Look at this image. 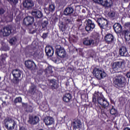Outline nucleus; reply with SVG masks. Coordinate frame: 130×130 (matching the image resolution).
<instances>
[{
	"label": "nucleus",
	"instance_id": "1",
	"mask_svg": "<svg viewBox=\"0 0 130 130\" xmlns=\"http://www.w3.org/2000/svg\"><path fill=\"white\" fill-rule=\"evenodd\" d=\"M113 84L116 87L123 88L125 86V78L121 75L116 76L113 78Z\"/></svg>",
	"mask_w": 130,
	"mask_h": 130
},
{
	"label": "nucleus",
	"instance_id": "2",
	"mask_svg": "<svg viewBox=\"0 0 130 130\" xmlns=\"http://www.w3.org/2000/svg\"><path fill=\"white\" fill-rule=\"evenodd\" d=\"M4 122L5 126L8 130L14 129L15 126H16V124H17L16 121L10 117H7L5 118L4 120Z\"/></svg>",
	"mask_w": 130,
	"mask_h": 130
},
{
	"label": "nucleus",
	"instance_id": "3",
	"mask_svg": "<svg viewBox=\"0 0 130 130\" xmlns=\"http://www.w3.org/2000/svg\"><path fill=\"white\" fill-rule=\"evenodd\" d=\"M12 74L14 77L13 83L18 85L19 82H20V79L21 78V75H22V72L19 69H14L12 71Z\"/></svg>",
	"mask_w": 130,
	"mask_h": 130
},
{
	"label": "nucleus",
	"instance_id": "4",
	"mask_svg": "<svg viewBox=\"0 0 130 130\" xmlns=\"http://www.w3.org/2000/svg\"><path fill=\"white\" fill-rule=\"evenodd\" d=\"M93 74L94 76H95V78L98 79V80L104 79V78H106V76H107V74H106L105 72L102 71V70H100L97 68L93 69Z\"/></svg>",
	"mask_w": 130,
	"mask_h": 130
},
{
	"label": "nucleus",
	"instance_id": "5",
	"mask_svg": "<svg viewBox=\"0 0 130 130\" xmlns=\"http://www.w3.org/2000/svg\"><path fill=\"white\" fill-rule=\"evenodd\" d=\"M56 52L55 53L61 58H64L67 56V52L64 49L61 47V46L58 45L56 46Z\"/></svg>",
	"mask_w": 130,
	"mask_h": 130
},
{
	"label": "nucleus",
	"instance_id": "6",
	"mask_svg": "<svg viewBox=\"0 0 130 130\" xmlns=\"http://www.w3.org/2000/svg\"><path fill=\"white\" fill-rule=\"evenodd\" d=\"M0 33L2 35H3L4 37L10 36V35L12 34V26L10 25H7L1 29Z\"/></svg>",
	"mask_w": 130,
	"mask_h": 130
},
{
	"label": "nucleus",
	"instance_id": "7",
	"mask_svg": "<svg viewBox=\"0 0 130 130\" xmlns=\"http://www.w3.org/2000/svg\"><path fill=\"white\" fill-rule=\"evenodd\" d=\"M94 3L102 5L105 8H111L112 7V0H93Z\"/></svg>",
	"mask_w": 130,
	"mask_h": 130
},
{
	"label": "nucleus",
	"instance_id": "8",
	"mask_svg": "<svg viewBox=\"0 0 130 130\" xmlns=\"http://www.w3.org/2000/svg\"><path fill=\"white\" fill-rule=\"evenodd\" d=\"M96 22L101 29H106L108 27V21L106 19L100 18L98 19Z\"/></svg>",
	"mask_w": 130,
	"mask_h": 130
},
{
	"label": "nucleus",
	"instance_id": "9",
	"mask_svg": "<svg viewBox=\"0 0 130 130\" xmlns=\"http://www.w3.org/2000/svg\"><path fill=\"white\" fill-rule=\"evenodd\" d=\"M124 64V60L117 61L113 63L112 64V69L114 72H118L120 69L122 68V65Z\"/></svg>",
	"mask_w": 130,
	"mask_h": 130
},
{
	"label": "nucleus",
	"instance_id": "10",
	"mask_svg": "<svg viewBox=\"0 0 130 130\" xmlns=\"http://www.w3.org/2000/svg\"><path fill=\"white\" fill-rule=\"evenodd\" d=\"M25 66L27 69L30 71H35L36 70V64L32 61L28 60L25 61Z\"/></svg>",
	"mask_w": 130,
	"mask_h": 130
},
{
	"label": "nucleus",
	"instance_id": "11",
	"mask_svg": "<svg viewBox=\"0 0 130 130\" xmlns=\"http://www.w3.org/2000/svg\"><path fill=\"white\" fill-rule=\"evenodd\" d=\"M23 6L27 10H31L34 7V2L32 0H25L23 3Z\"/></svg>",
	"mask_w": 130,
	"mask_h": 130
},
{
	"label": "nucleus",
	"instance_id": "12",
	"mask_svg": "<svg viewBox=\"0 0 130 130\" xmlns=\"http://www.w3.org/2000/svg\"><path fill=\"white\" fill-rule=\"evenodd\" d=\"M98 102L103 108H107L109 105L108 102L101 97L98 98Z\"/></svg>",
	"mask_w": 130,
	"mask_h": 130
},
{
	"label": "nucleus",
	"instance_id": "13",
	"mask_svg": "<svg viewBox=\"0 0 130 130\" xmlns=\"http://www.w3.org/2000/svg\"><path fill=\"white\" fill-rule=\"evenodd\" d=\"M23 23L26 26L33 25V23H34V17L31 16L25 17L23 19Z\"/></svg>",
	"mask_w": 130,
	"mask_h": 130
},
{
	"label": "nucleus",
	"instance_id": "14",
	"mask_svg": "<svg viewBox=\"0 0 130 130\" xmlns=\"http://www.w3.org/2000/svg\"><path fill=\"white\" fill-rule=\"evenodd\" d=\"M94 28H95V24L92 21V20L88 19L85 27L86 31L87 32H89V31H92Z\"/></svg>",
	"mask_w": 130,
	"mask_h": 130
},
{
	"label": "nucleus",
	"instance_id": "15",
	"mask_svg": "<svg viewBox=\"0 0 130 130\" xmlns=\"http://www.w3.org/2000/svg\"><path fill=\"white\" fill-rule=\"evenodd\" d=\"M28 122L32 125H34V124H37V123L39 122V117L36 116H33L32 115H30L29 116Z\"/></svg>",
	"mask_w": 130,
	"mask_h": 130
},
{
	"label": "nucleus",
	"instance_id": "16",
	"mask_svg": "<svg viewBox=\"0 0 130 130\" xmlns=\"http://www.w3.org/2000/svg\"><path fill=\"white\" fill-rule=\"evenodd\" d=\"M45 50L46 54L47 56H49L50 57H51V56L53 55L54 50L52 47L50 46H47L45 48Z\"/></svg>",
	"mask_w": 130,
	"mask_h": 130
},
{
	"label": "nucleus",
	"instance_id": "17",
	"mask_svg": "<svg viewBox=\"0 0 130 130\" xmlns=\"http://www.w3.org/2000/svg\"><path fill=\"white\" fill-rule=\"evenodd\" d=\"M32 16H34L36 19H40L42 17H43L42 12L39 10H34L31 12Z\"/></svg>",
	"mask_w": 130,
	"mask_h": 130
},
{
	"label": "nucleus",
	"instance_id": "18",
	"mask_svg": "<svg viewBox=\"0 0 130 130\" xmlns=\"http://www.w3.org/2000/svg\"><path fill=\"white\" fill-rule=\"evenodd\" d=\"M113 28L116 33H121L122 32V27L119 23H115Z\"/></svg>",
	"mask_w": 130,
	"mask_h": 130
},
{
	"label": "nucleus",
	"instance_id": "19",
	"mask_svg": "<svg viewBox=\"0 0 130 130\" xmlns=\"http://www.w3.org/2000/svg\"><path fill=\"white\" fill-rule=\"evenodd\" d=\"M44 122L46 125H51L54 123V119L50 117H46L44 119Z\"/></svg>",
	"mask_w": 130,
	"mask_h": 130
},
{
	"label": "nucleus",
	"instance_id": "20",
	"mask_svg": "<svg viewBox=\"0 0 130 130\" xmlns=\"http://www.w3.org/2000/svg\"><path fill=\"white\" fill-rule=\"evenodd\" d=\"M71 125L73 126V128L77 129V128H81V125H82V124H81V121L79 119H77L72 123Z\"/></svg>",
	"mask_w": 130,
	"mask_h": 130
},
{
	"label": "nucleus",
	"instance_id": "21",
	"mask_svg": "<svg viewBox=\"0 0 130 130\" xmlns=\"http://www.w3.org/2000/svg\"><path fill=\"white\" fill-rule=\"evenodd\" d=\"M83 43L84 45H86V46H90L91 44L94 45V40L92 39H89L88 38H85L83 39Z\"/></svg>",
	"mask_w": 130,
	"mask_h": 130
},
{
	"label": "nucleus",
	"instance_id": "22",
	"mask_svg": "<svg viewBox=\"0 0 130 130\" xmlns=\"http://www.w3.org/2000/svg\"><path fill=\"white\" fill-rule=\"evenodd\" d=\"M119 54L121 56H128L127 50L125 47H121L119 49Z\"/></svg>",
	"mask_w": 130,
	"mask_h": 130
},
{
	"label": "nucleus",
	"instance_id": "23",
	"mask_svg": "<svg viewBox=\"0 0 130 130\" xmlns=\"http://www.w3.org/2000/svg\"><path fill=\"white\" fill-rule=\"evenodd\" d=\"M113 35L111 34L107 35L105 37V40L108 44H109V43H111V42L113 41Z\"/></svg>",
	"mask_w": 130,
	"mask_h": 130
},
{
	"label": "nucleus",
	"instance_id": "24",
	"mask_svg": "<svg viewBox=\"0 0 130 130\" xmlns=\"http://www.w3.org/2000/svg\"><path fill=\"white\" fill-rule=\"evenodd\" d=\"M63 13L64 15L66 16H69V15H71V14H73V13H74V9L72 7H68L65 9Z\"/></svg>",
	"mask_w": 130,
	"mask_h": 130
},
{
	"label": "nucleus",
	"instance_id": "25",
	"mask_svg": "<svg viewBox=\"0 0 130 130\" xmlns=\"http://www.w3.org/2000/svg\"><path fill=\"white\" fill-rule=\"evenodd\" d=\"M72 99V95L70 93H66L63 96L64 102H70Z\"/></svg>",
	"mask_w": 130,
	"mask_h": 130
},
{
	"label": "nucleus",
	"instance_id": "26",
	"mask_svg": "<svg viewBox=\"0 0 130 130\" xmlns=\"http://www.w3.org/2000/svg\"><path fill=\"white\" fill-rule=\"evenodd\" d=\"M49 81V82L51 83V84H52V85H51V89L54 90V89H57L58 88V85L57 84L56 82H55V80L52 79Z\"/></svg>",
	"mask_w": 130,
	"mask_h": 130
},
{
	"label": "nucleus",
	"instance_id": "27",
	"mask_svg": "<svg viewBox=\"0 0 130 130\" xmlns=\"http://www.w3.org/2000/svg\"><path fill=\"white\" fill-rule=\"evenodd\" d=\"M37 91V86L35 85H32L30 86L29 92L31 94V95H34L36 93Z\"/></svg>",
	"mask_w": 130,
	"mask_h": 130
},
{
	"label": "nucleus",
	"instance_id": "28",
	"mask_svg": "<svg viewBox=\"0 0 130 130\" xmlns=\"http://www.w3.org/2000/svg\"><path fill=\"white\" fill-rule=\"evenodd\" d=\"M124 38L126 41H130V31L124 30Z\"/></svg>",
	"mask_w": 130,
	"mask_h": 130
},
{
	"label": "nucleus",
	"instance_id": "29",
	"mask_svg": "<svg viewBox=\"0 0 130 130\" xmlns=\"http://www.w3.org/2000/svg\"><path fill=\"white\" fill-rule=\"evenodd\" d=\"M48 25V20H46L44 21L42 23V30H43V31L46 29H47V25Z\"/></svg>",
	"mask_w": 130,
	"mask_h": 130
},
{
	"label": "nucleus",
	"instance_id": "30",
	"mask_svg": "<svg viewBox=\"0 0 130 130\" xmlns=\"http://www.w3.org/2000/svg\"><path fill=\"white\" fill-rule=\"evenodd\" d=\"M27 29L29 30V33L30 34H34V33L36 32V30H34L33 26L32 25H26Z\"/></svg>",
	"mask_w": 130,
	"mask_h": 130
},
{
	"label": "nucleus",
	"instance_id": "31",
	"mask_svg": "<svg viewBox=\"0 0 130 130\" xmlns=\"http://www.w3.org/2000/svg\"><path fill=\"white\" fill-rule=\"evenodd\" d=\"M45 73H46V75H51L52 73H53L52 71V67H48L45 70Z\"/></svg>",
	"mask_w": 130,
	"mask_h": 130
},
{
	"label": "nucleus",
	"instance_id": "32",
	"mask_svg": "<svg viewBox=\"0 0 130 130\" xmlns=\"http://www.w3.org/2000/svg\"><path fill=\"white\" fill-rule=\"evenodd\" d=\"M59 27L60 30L62 31V32H64L66 30V25L63 24V22H60L59 23Z\"/></svg>",
	"mask_w": 130,
	"mask_h": 130
},
{
	"label": "nucleus",
	"instance_id": "33",
	"mask_svg": "<svg viewBox=\"0 0 130 130\" xmlns=\"http://www.w3.org/2000/svg\"><path fill=\"white\" fill-rule=\"evenodd\" d=\"M110 113L112 115H115L117 113V110L114 108V107L112 106V109L110 111Z\"/></svg>",
	"mask_w": 130,
	"mask_h": 130
},
{
	"label": "nucleus",
	"instance_id": "34",
	"mask_svg": "<svg viewBox=\"0 0 130 130\" xmlns=\"http://www.w3.org/2000/svg\"><path fill=\"white\" fill-rule=\"evenodd\" d=\"M96 97H97L98 99L99 98V93H95L94 94L92 98V101L94 102V103H95L96 101H97V100L96 99Z\"/></svg>",
	"mask_w": 130,
	"mask_h": 130
},
{
	"label": "nucleus",
	"instance_id": "35",
	"mask_svg": "<svg viewBox=\"0 0 130 130\" xmlns=\"http://www.w3.org/2000/svg\"><path fill=\"white\" fill-rule=\"evenodd\" d=\"M64 21L66 24H70V23H72V22H73V18H72V17L66 18L64 19Z\"/></svg>",
	"mask_w": 130,
	"mask_h": 130
},
{
	"label": "nucleus",
	"instance_id": "36",
	"mask_svg": "<svg viewBox=\"0 0 130 130\" xmlns=\"http://www.w3.org/2000/svg\"><path fill=\"white\" fill-rule=\"evenodd\" d=\"M55 10V6L54 5H50L49 6V11L50 12H54V10Z\"/></svg>",
	"mask_w": 130,
	"mask_h": 130
},
{
	"label": "nucleus",
	"instance_id": "37",
	"mask_svg": "<svg viewBox=\"0 0 130 130\" xmlns=\"http://www.w3.org/2000/svg\"><path fill=\"white\" fill-rule=\"evenodd\" d=\"M20 102H22V98L18 97L15 99L14 101V103L16 104V103H20Z\"/></svg>",
	"mask_w": 130,
	"mask_h": 130
},
{
	"label": "nucleus",
	"instance_id": "38",
	"mask_svg": "<svg viewBox=\"0 0 130 130\" xmlns=\"http://www.w3.org/2000/svg\"><path fill=\"white\" fill-rule=\"evenodd\" d=\"M108 16L110 18H114L115 17V12L114 11H110L108 13Z\"/></svg>",
	"mask_w": 130,
	"mask_h": 130
},
{
	"label": "nucleus",
	"instance_id": "39",
	"mask_svg": "<svg viewBox=\"0 0 130 130\" xmlns=\"http://www.w3.org/2000/svg\"><path fill=\"white\" fill-rule=\"evenodd\" d=\"M11 5H16L18 4V0H7Z\"/></svg>",
	"mask_w": 130,
	"mask_h": 130
},
{
	"label": "nucleus",
	"instance_id": "40",
	"mask_svg": "<svg viewBox=\"0 0 130 130\" xmlns=\"http://www.w3.org/2000/svg\"><path fill=\"white\" fill-rule=\"evenodd\" d=\"M16 41H17V39H16L15 37H13L10 40L9 42L11 43V44H14V43H16Z\"/></svg>",
	"mask_w": 130,
	"mask_h": 130
},
{
	"label": "nucleus",
	"instance_id": "41",
	"mask_svg": "<svg viewBox=\"0 0 130 130\" xmlns=\"http://www.w3.org/2000/svg\"><path fill=\"white\" fill-rule=\"evenodd\" d=\"M13 12H10V14L8 15V17L9 18V21L13 20Z\"/></svg>",
	"mask_w": 130,
	"mask_h": 130
},
{
	"label": "nucleus",
	"instance_id": "42",
	"mask_svg": "<svg viewBox=\"0 0 130 130\" xmlns=\"http://www.w3.org/2000/svg\"><path fill=\"white\" fill-rule=\"evenodd\" d=\"M6 12V10L4 8H0V15H4Z\"/></svg>",
	"mask_w": 130,
	"mask_h": 130
},
{
	"label": "nucleus",
	"instance_id": "43",
	"mask_svg": "<svg viewBox=\"0 0 130 130\" xmlns=\"http://www.w3.org/2000/svg\"><path fill=\"white\" fill-rule=\"evenodd\" d=\"M71 40L73 42H77V40H78V37H73V38H72Z\"/></svg>",
	"mask_w": 130,
	"mask_h": 130
},
{
	"label": "nucleus",
	"instance_id": "44",
	"mask_svg": "<svg viewBox=\"0 0 130 130\" xmlns=\"http://www.w3.org/2000/svg\"><path fill=\"white\" fill-rule=\"evenodd\" d=\"M125 28H130V22H126L124 24Z\"/></svg>",
	"mask_w": 130,
	"mask_h": 130
},
{
	"label": "nucleus",
	"instance_id": "45",
	"mask_svg": "<svg viewBox=\"0 0 130 130\" xmlns=\"http://www.w3.org/2000/svg\"><path fill=\"white\" fill-rule=\"evenodd\" d=\"M47 33L46 34H43V36H42V38H44V39H45V38H46L47 37Z\"/></svg>",
	"mask_w": 130,
	"mask_h": 130
},
{
	"label": "nucleus",
	"instance_id": "46",
	"mask_svg": "<svg viewBox=\"0 0 130 130\" xmlns=\"http://www.w3.org/2000/svg\"><path fill=\"white\" fill-rule=\"evenodd\" d=\"M19 130H27V129L24 126H20L19 127Z\"/></svg>",
	"mask_w": 130,
	"mask_h": 130
},
{
	"label": "nucleus",
	"instance_id": "47",
	"mask_svg": "<svg viewBox=\"0 0 130 130\" xmlns=\"http://www.w3.org/2000/svg\"><path fill=\"white\" fill-rule=\"evenodd\" d=\"M2 59H6V58L7 57V54H4L3 55H2Z\"/></svg>",
	"mask_w": 130,
	"mask_h": 130
},
{
	"label": "nucleus",
	"instance_id": "48",
	"mask_svg": "<svg viewBox=\"0 0 130 130\" xmlns=\"http://www.w3.org/2000/svg\"><path fill=\"white\" fill-rule=\"evenodd\" d=\"M3 49L5 51L9 50L10 49V48L9 47L7 46L6 48H5V47L3 48Z\"/></svg>",
	"mask_w": 130,
	"mask_h": 130
},
{
	"label": "nucleus",
	"instance_id": "49",
	"mask_svg": "<svg viewBox=\"0 0 130 130\" xmlns=\"http://www.w3.org/2000/svg\"><path fill=\"white\" fill-rule=\"evenodd\" d=\"M126 77L127 78H130V72H127L126 74Z\"/></svg>",
	"mask_w": 130,
	"mask_h": 130
},
{
	"label": "nucleus",
	"instance_id": "50",
	"mask_svg": "<svg viewBox=\"0 0 130 130\" xmlns=\"http://www.w3.org/2000/svg\"><path fill=\"white\" fill-rule=\"evenodd\" d=\"M22 106H27V104L22 103Z\"/></svg>",
	"mask_w": 130,
	"mask_h": 130
},
{
	"label": "nucleus",
	"instance_id": "51",
	"mask_svg": "<svg viewBox=\"0 0 130 130\" xmlns=\"http://www.w3.org/2000/svg\"><path fill=\"white\" fill-rule=\"evenodd\" d=\"M4 104H7V103L6 102H3V103L2 104V105H4Z\"/></svg>",
	"mask_w": 130,
	"mask_h": 130
},
{
	"label": "nucleus",
	"instance_id": "52",
	"mask_svg": "<svg viewBox=\"0 0 130 130\" xmlns=\"http://www.w3.org/2000/svg\"><path fill=\"white\" fill-rule=\"evenodd\" d=\"M89 53H92V52H93V51L90 50V51H89Z\"/></svg>",
	"mask_w": 130,
	"mask_h": 130
},
{
	"label": "nucleus",
	"instance_id": "53",
	"mask_svg": "<svg viewBox=\"0 0 130 130\" xmlns=\"http://www.w3.org/2000/svg\"><path fill=\"white\" fill-rule=\"evenodd\" d=\"M90 56H91L92 57H93V55L92 54H90Z\"/></svg>",
	"mask_w": 130,
	"mask_h": 130
},
{
	"label": "nucleus",
	"instance_id": "54",
	"mask_svg": "<svg viewBox=\"0 0 130 130\" xmlns=\"http://www.w3.org/2000/svg\"><path fill=\"white\" fill-rule=\"evenodd\" d=\"M97 40H99V37H98Z\"/></svg>",
	"mask_w": 130,
	"mask_h": 130
},
{
	"label": "nucleus",
	"instance_id": "55",
	"mask_svg": "<svg viewBox=\"0 0 130 130\" xmlns=\"http://www.w3.org/2000/svg\"><path fill=\"white\" fill-rule=\"evenodd\" d=\"M1 105H0V109H1Z\"/></svg>",
	"mask_w": 130,
	"mask_h": 130
},
{
	"label": "nucleus",
	"instance_id": "56",
	"mask_svg": "<svg viewBox=\"0 0 130 130\" xmlns=\"http://www.w3.org/2000/svg\"><path fill=\"white\" fill-rule=\"evenodd\" d=\"M1 77H0V80H1Z\"/></svg>",
	"mask_w": 130,
	"mask_h": 130
},
{
	"label": "nucleus",
	"instance_id": "57",
	"mask_svg": "<svg viewBox=\"0 0 130 130\" xmlns=\"http://www.w3.org/2000/svg\"><path fill=\"white\" fill-rule=\"evenodd\" d=\"M0 100H1V98H0Z\"/></svg>",
	"mask_w": 130,
	"mask_h": 130
}]
</instances>
